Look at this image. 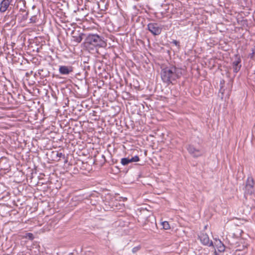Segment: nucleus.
<instances>
[{
  "label": "nucleus",
  "instance_id": "12",
  "mask_svg": "<svg viewBox=\"0 0 255 255\" xmlns=\"http://www.w3.org/2000/svg\"><path fill=\"white\" fill-rule=\"evenodd\" d=\"M218 250L220 252H223L225 250V246L224 245L219 241L218 244L217 245Z\"/></svg>",
  "mask_w": 255,
  "mask_h": 255
},
{
  "label": "nucleus",
  "instance_id": "9",
  "mask_svg": "<svg viewBox=\"0 0 255 255\" xmlns=\"http://www.w3.org/2000/svg\"><path fill=\"white\" fill-rule=\"evenodd\" d=\"M26 1L25 0H18L17 1L16 6L19 8V12L23 14V12L26 11L27 7L26 6Z\"/></svg>",
  "mask_w": 255,
  "mask_h": 255
},
{
  "label": "nucleus",
  "instance_id": "1",
  "mask_svg": "<svg viewBox=\"0 0 255 255\" xmlns=\"http://www.w3.org/2000/svg\"><path fill=\"white\" fill-rule=\"evenodd\" d=\"M182 75L181 70L173 65L162 68L161 71V78L164 83L174 84L176 80Z\"/></svg>",
  "mask_w": 255,
  "mask_h": 255
},
{
  "label": "nucleus",
  "instance_id": "22",
  "mask_svg": "<svg viewBox=\"0 0 255 255\" xmlns=\"http://www.w3.org/2000/svg\"><path fill=\"white\" fill-rule=\"evenodd\" d=\"M254 55H255V54H253V51H252V53L250 54L251 58H253Z\"/></svg>",
  "mask_w": 255,
  "mask_h": 255
},
{
  "label": "nucleus",
  "instance_id": "8",
  "mask_svg": "<svg viewBox=\"0 0 255 255\" xmlns=\"http://www.w3.org/2000/svg\"><path fill=\"white\" fill-rule=\"evenodd\" d=\"M73 71V67L71 66H60L59 68V73L61 75H67Z\"/></svg>",
  "mask_w": 255,
  "mask_h": 255
},
{
  "label": "nucleus",
  "instance_id": "15",
  "mask_svg": "<svg viewBox=\"0 0 255 255\" xmlns=\"http://www.w3.org/2000/svg\"><path fill=\"white\" fill-rule=\"evenodd\" d=\"M130 162H137L139 160V158L137 155H135L134 157L129 159Z\"/></svg>",
  "mask_w": 255,
  "mask_h": 255
},
{
  "label": "nucleus",
  "instance_id": "3",
  "mask_svg": "<svg viewBox=\"0 0 255 255\" xmlns=\"http://www.w3.org/2000/svg\"><path fill=\"white\" fill-rule=\"evenodd\" d=\"M147 27V29L154 36L160 34L162 30V25L157 23H149Z\"/></svg>",
  "mask_w": 255,
  "mask_h": 255
},
{
  "label": "nucleus",
  "instance_id": "24",
  "mask_svg": "<svg viewBox=\"0 0 255 255\" xmlns=\"http://www.w3.org/2000/svg\"><path fill=\"white\" fill-rule=\"evenodd\" d=\"M67 162V160H66L65 161V162Z\"/></svg>",
  "mask_w": 255,
  "mask_h": 255
},
{
  "label": "nucleus",
  "instance_id": "7",
  "mask_svg": "<svg viewBox=\"0 0 255 255\" xmlns=\"http://www.w3.org/2000/svg\"><path fill=\"white\" fill-rule=\"evenodd\" d=\"M199 238L201 243L204 245L209 247L213 246V242L210 241L208 235L207 234L202 233L199 236Z\"/></svg>",
  "mask_w": 255,
  "mask_h": 255
},
{
  "label": "nucleus",
  "instance_id": "13",
  "mask_svg": "<svg viewBox=\"0 0 255 255\" xmlns=\"http://www.w3.org/2000/svg\"><path fill=\"white\" fill-rule=\"evenodd\" d=\"M129 163L130 162L128 158H123L121 159V163L124 166L128 165Z\"/></svg>",
  "mask_w": 255,
  "mask_h": 255
},
{
  "label": "nucleus",
  "instance_id": "21",
  "mask_svg": "<svg viewBox=\"0 0 255 255\" xmlns=\"http://www.w3.org/2000/svg\"><path fill=\"white\" fill-rule=\"evenodd\" d=\"M56 155L59 157L65 158V155L61 152H57Z\"/></svg>",
  "mask_w": 255,
  "mask_h": 255
},
{
  "label": "nucleus",
  "instance_id": "10",
  "mask_svg": "<svg viewBox=\"0 0 255 255\" xmlns=\"http://www.w3.org/2000/svg\"><path fill=\"white\" fill-rule=\"evenodd\" d=\"M12 0H3L0 4V11L5 12L8 8Z\"/></svg>",
  "mask_w": 255,
  "mask_h": 255
},
{
  "label": "nucleus",
  "instance_id": "11",
  "mask_svg": "<svg viewBox=\"0 0 255 255\" xmlns=\"http://www.w3.org/2000/svg\"><path fill=\"white\" fill-rule=\"evenodd\" d=\"M85 34L83 33H79L77 36L74 35L73 36L74 38V40L78 43H80L82 40L83 36Z\"/></svg>",
  "mask_w": 255,
  "mask_h": 255
},
{
  "label": "nucleus",
  "instance_id": "18",
  "mask_svg": "<svg viewBox=\"0 0 255 255\" xmlns=\"http://www.w3.org/2000/svg\"><path fill=\"white\" fill-rule=\"evenodd\" d=\"M36 21V17L35 15L32 16L30 18V23H35Z\"/></svg>",
  "mask_w": 255,
  "mask_h": 255
},
{
  "label": "nucleus",
  "instance_id": "4",
  "mask_svg": "<svg viewBox=\"0 0 255 255\" xmlns=\"http://www.w3.org/2000/svg\"><path fill=\"white\" fill-rule=\"evenodd\" d=\"M254 181L252 178H248L247 182L246 185L245 187V194H252L254 192Z\"/></svg>",
  "mask_w": 255,
  "mask_h": 255
},
{
  "label": "nucleus",
  "instance_id": "14",
  "mask_svg": "<svg viewBox=\"0 0 255 255\" xmlns=\"http://www.w3.org/2000/svg\"><path fill=\"white\" fill-rule=\"evenodd\" d=\"M163 228L165 230H167L170 228V226L168 222L165 221L162 223Z\"/></svg>",
  "mask_w": 255,
  "mask_h": 255
},
{
  "label": "nucleus",
  "instance_id": "23",
  "mask_svg": "<svg viewBox=\"0 0 255 255\" xmlns=\"http://www.w3.org/2000/svg\"><path fill=\"white\" fill-rule=\"evenodd\" d=\"M14 44H15V43H13L12 44V46L13 47V45H14Z\"/></svg>",
  "mask_w": 255,
  "mask_h": 255
},
{
  "label": "nucleus",
  "instance_id": "20",
  "mask_svg": "<svg viewBox=\"0 0 255 255\" xmlns=\"http://www.w3.org/2000/svg\"><path fill=\"white\" fill-rule=\"evenodd\" d=\"M172 43L178 47L180 46L179 42L176 40H173Z\"/></svg>",
  "mask_w": 255,
  "mask_h": 255
},
{
  "label": "nucleus",
  "instance_id": "5",
  "mask_svg": "<svg viewBox=\"0 0 255 255\" xmlns=\"http://www.w3.org/2000/svg\"><path fill=\"white\" fill-rule=\"evenodd\" d=\"M188 152L191 154L194 157H199L203 154V151L201 149L196 148L192 145H189L187 147Z\"/></svg>",
  "mask_w": 255,
  "mask_h": 255
},
{
  "label": "nucleus",
  "instance_id": "16",
  "mask_svg": "<svg viewBox=\"0 0 255 255\" xmlns=\"http://www.w3.org/2000/svg\"><path fill=\"white\" fill-rule=\"evenodd\" d=\"M23 14L22 15V19L23 20H26L28 18V12L26 10V11L23 12Z\"/></svg>",
  "mask_w": 255,
  "mask_h": 255
},
{
  "label": "nucleus",
  "instance_id": "6",
  "mask_svg": "<svg viewBox=\"0 0 255 255\" xmlns=\"http://www.w3.org/2000/svg\"><path fill=\"white\" fill-rule=\"evenodd\" d=\"M241 63V59L240 57L238 55H236L235 60L232 64L234 72L237 73L240 71L242 66Z\"/></svg>",
  "mask_w": 255,
  "mask_h": 255
},
{
  "label": "nucleus",
  "instance_id": "19",
  "mask_svg": "<svg viewBox=\"0 0 255 255\" xmlns=\"http://www.w3.org/2000/svg\"><path fill=\"white\" fill-rule=\"evenodd\" d=\"M26 237L30 240H32L34 239L33 235L32 233L27 234Z\"/></svg>",
  "mask_w": 255,
  "mask_h": 255
},
{
  "label": "nucleus",
  "instance_id": "17",
  "mask_svg": "<svg viewBox=\"0 0 255 255\" xmlns=\"http://www.w3.org/2000/svg\"><path fill=\"white\" fill-rule=\"evenodd\" d=\"M140 248L141 247L140 246L135 247L132 249V252L134 254L138 252L140 249Z\"/></svg>",
  "mask_w": 255,
  "mask_h": 255
},
{
  "label": "nucleus",
  "instance_id": "2",
  "mask_svg": "<svg viewBox=\"0 0 255 255\" xmlns=\"http://www.w3.org/2000/svg\"><path fill=\"white\" fill-rule=\"evenodd\" d=\"M85 44L96 47H105L107 45L104 38L97 34H89L85 38Z\"/></svg>",
  "mask_w": 255,
  "mask_h": 255
}]
</instances>
